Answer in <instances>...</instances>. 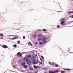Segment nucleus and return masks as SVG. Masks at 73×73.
<instances>
[{
    "mask_svg": "<svg viewBox=\"0 0 73 73\" xmlns=\"http://www.w3.org/2000/svg\"><path fill=\"white\" fill-rule=\"evenodd\" d=\"M42 38H43L42 40V41L43 43L44 44H46V43H47L46 40L48 39V37L45 38V36H43Z\"/></svg>",
    "mask_w": 73,
    "mask_h": 73,
    "instance_id": "nucleus-1",
    "label": "nucleus"
},
{
    "mask_svg": "<svg viewBox=\"0 0 73 73\" xmlns=\"http://www.w3.org/2000/svg\"><path fill=\"white\" fill-rule=\"evenodd\" d=\"M65 21H61V24H62V25H66V23H65Z\"/></svg>",
    "mask_w": 73,
    "mask_h": 73,
    "instance_id": "nucleus-2",
    "label": "nucleus"
},
{
    "mask_svg": "<svg viewBox=\"0 0 73 73\" xmlns=\"http://www.w3.org/2000/svg\"><path fill=\"white\" fill-rule=\"evenodd\" d=\"M24 60L25 61H26V62H30V60H29L28 59V58H24Z\"/></svg>",
    "mask_w": 73,
    "mask_h": 73,
    "instance_id": "nucleus-3",
    "label": "nucleus"
},
{
    "mask_svg": "<svg viewBox=\"0 0 73 73\" xmlns=\"http://www.w3.org/2000/svg\"><path fill=\"white\" fill-rule=\"evenodd\" d=\"M2 46L5 49H7V48H8V46L6 45H3Z\"/></svg>",
    "mask_w": 73,
    "mask_h": 73,
    "instance_id": "nucleus-4",
    "label": "nucleus"
},
{
    "mask_svg": "<svg viewBox=\"0 0 73 73\" xmlns=\"http://www.w3.org/2000/svg\"><path fill=\"white\" fill-rule=\"evenodd\" d=\"M31 60H32L33 61H34V62H33V64H37V61L33 60L32 59H31Z\"/></svg>",
    "mask_w": 73,
    "mask_h": 73,
    "instance_id": "nucleus-5",
    "label": "nucleus"
},
{
    "mask_svg": "<svg viewBox=\"0 0 73 73\" xmlns=\"http://www.w3.org/2000/svg\"><path fill=\"white\" fill-rule=\"evenodd\" d=\"M37 37H41L42 36V34H39L37 35H36Z\"/></svg>",
    "mask_w": 73,
    "mask_h": 73,
    "instance_id": "nucleus-6",
    "label": "nucleus"
},
{
    "mask_svg": "<svg viewBox=\"0 0 73 73\" xmlns=\"http://www.w3.org/2000/svg\"><path fill=\"white\" fill-rule=\"evenodd\" d=\"M59 71L58 70H56L54 71H53L52 72V73H58L59 72Z\"/></svg>",
    "mask_w": 73,
    "mask_h": 73,
    "instance_id": "nucleus-7",
    "label": "nucleus"
},
{
    "mask_svg": "<svg viewBox=\"0 0 73 73\" xmlns=\"http://www.w3.org/2000/svg\"><path fill=\"white\" fill-rule=\"evenodd\" d=\"M37 40L38 41H40L42 40V39H41V38H38Z\"/></svg>",
    "mask_w": 73,
    "mask_h": 73,
    "instance_id": "nucleus-8",
    "label": "nucleus"
},
{
    "mask_svg": "<svg viewBox=\"0 0 73 73\" xmlns=\"http://www.w3.org/2000/svg\"><path fill=\"white\" fill-rule=\"evenodd\" d=\"M21 65L23 66H24L25 65V62H23L21 64Z\"/></svg>",
    "mask_w": 73,
    "mask_h": 73,
    "instance_id": "nucleus-9",
    "label": "nucleus"
},
{
    "mask_svg": "<svg viewBox=\"0 0 73 73\" xmlns=\"http://www.w3.org/2000/svg\"><path fill=\"white\" fill-rule=\"evenodd\" d=\"M72 13H73V11H72V12H71L68 11V12L67 13L68 14V15H69V14H71Z\"/></svg>",
    "mask_w": 73,
    "mask_h": 73,
    "instance_id": "nucleus-10",
    "label": "nucleus"
},
{
    "mask_svg": "<svg viewBox=\"0 0 73 73\" xmlns=\"http://www.w3.org/2000/svg\"><path fill=\"white\" fill-rule=\"evenodd\" d=\"M31 55H29L27 56V57L28 58H31Z\"/></svg>",
    "mask_w": 73,
    "mask_h": 73,
    "instance_id": "nucleus-11",
    "label": "nucleus"
},
{
    "mask_svg": "<svg viewBox=\"0 0 73 73\" xmlns=\"http://www.w3.org/2000/svg\"><path fill=\"white\" fill-rule=\"evenodd\" d=\"M21 56H22V54L21 53L18 55V57H21Z\"/></svg>",
    "mask_w": 73,
    "mask_h": 73,
    "instance_id": "nucleus-12",
    "label": "nucleus"
},
{
    "mask_svg": "<svg viewBox=\"0 0 73 73\" xmlns=\"http://www.w3.org/2000/svg\"><path fill=\"white\" fill-rule=\"evenodd\" d=\"M44 44L43 43V42H39V44H40V45H42V44Z\"/></svg>",
    "mask_w": 73,
    "mask_h": 73,
    "instance_id": "nucleus-13",
    "label": "nucleus"
},
{
    "mask_svg": "<svg viewBox=\"0 0 73 73\" xmlns=\"http://www.w3.org/2000/svg\"><path fill=\"white\" fill-rule=\"evenodd\" d=\"M65 18H62L61 19V21H65Z\"/></svg>",
    "mask_w": 73,
    "mask_h": 73,
    "instance_id": "nucleus-14",
    "label": "nucleus"
},
{
    "mask_svg": "<svg viewBox=\"0 0 73 73\" xmlns=\"http://www.w3.org/2000/svg\"><path fill=\"white\" fill-rule=\"evenodd\" d=\"M36 37H37V36L36 35H34L33 36V37L34 38H36Z\"/></svg>",
    "mask_w": 73,
    "mask_h": 73,
    "instance_id": "nucleus-15",
    "label": "nucleus"
},
{
    "mask_svg": "<svg viewBox=\"0 0 73 73\" xmlns=\"http://www.w3.org/2000/svg\"><path fill=\"white\" fill-rule=\"evenodd\" d=\"M0 36H1V37L3 36V34L0 33Z\"/></svg>",
    "mask_w": 73,
    "mask_h": 73,
    "instance_id": "nucleus-16",
    "label": "nucleus"
},
{
    "mask_svg": "<svg viewBox=\"0 0 73 73\" xmlns=\"http://www.w3.org/2000/svg\"><path fill=\"white\" fill-rule=\"evenodd\" d=\"M13 46L14 48H16L17 46V45H16V44H15Z\"/></svg>",
    "mask_w": 73,
    "mask_h": 73,
    "instance_id": "nucleus-17",
    "label": "nucleus"
},
{
    "mask_svg": "<svg viewBox=\"0 0 73 73\" xmlns=\"http://www.w3.org/2000/svg\"><path fill=\"white\" fill-rule=\"evenodd\" d=\"M34 68H35V69H37V66H35V65H34Z\"/></svg>",
    "mask_w": 73,
    "mask_h": 73,
    "instance_id": "nucleus-18",
    "label": "nucleus"
},
{
    "mask_svg": "<svg viewBox=\"0 0 73 73\" xmlns=\"http://www.w3.org/2000/svg\"><path fill=\"white\" fill-rule=\"evenodd\" d=\"M55 66H56V67H58V66L56 64H55Z\"/></svg>",
    "mask_w": 73,
    "mask_h": 73,
    "instance_id": "nucleus-19",
    "label": "nucleus"
},
{
    "mask_svg": "<svg viewBox=\"0 0 73 73\" xmlns=\"http://www.w3.org/2000/svg\"><path fill=\"white\" fill-rule=\"evenodd\" d=\"M24 67L25 68H27L28 67V66H27V65H26L24 66Z\"/></svg>",
    "mask_w": 73,
    "mask_h": 73,
    "instance_id": "nucleus-20",
    "label": "nucleus"
},
{
    "mask_svg": "<svg viewBox=\"0 0 73 73\" xmlns=\"http://www.w3.org/2000/svg\"><path fill=\"white\" fill-rule=\"evenodd\" d=\"M28 44H30V45L31 46H32V44H31V42L28 43Z\"/></svg>",
    "mask_w": 73,
    "mask_h": 73,
    "instance_id": "nucleus-21",
    "label": "nucleus"
},
{
    "mask_svg": "<svg viewBox=\"0 0 73 73\" xmlns=\"http://www.w3.org/2000/svg\"><path fill=\"white\" fill-rule=\"evenodd\" d=\"M43 31H46V32L47 31V30H46V29H43Z\"/></svg>",
    "mask_w": 73,
    "mask_h": 73,
    "instance_id": "nucleus-22",
    "label": "nucleus"
},
{
    "mask_svg": "<svg viewBox=\"0 0 73 73\" xmlns=\"http://www.w3.org/2000/svg\"><path fill=\"white\" fill-rule=\"evenodd\" d=\"M57 28H59L60 27V25H57Z\"/></svg>",
    "mask_w": 73,
    "mask_h": 73,
    "instance_id": "nucleus-23",
    "label": "nucleus"
},
{
    "mask_svg": "<svg viewBox=\"0 0 73 73\" xmlns=\"http://www.w3.org/2000/svg\"><path fill=\"white\" fill-rule=\"evenodd\" d=\"M23 39H25V36H23Z\"/></svg>",
    "mask_w": 73,
    "mask_h": 73,
    "instance_id": "nucleus-24",
    "label": "nucleus"
},
{
    "mask_svg": "<svg viewBox=\"0 0 73 73\" xmlns=\"http://www.w3.org/2000/svg\"><path fill=\"white\" fill-rule=\"evenodd\" d=\"M38 62H39V64H42V63L41 62H40L39 61H38Z\"/></svg>",
    "mask_w": 73,
    "mask_h": 73,
    "instance_id": "nucleus-25",
    "label": "nucleus"
},
{
    "mask_svg": "<svg viewBox=\"0 0 73 73\" xmlns=\"http://www.w3.org/2000/svg\"><path fill=\"white\" fill-rule=\"evenodd\" d=\"M13 68H14V69H16V66L14 65L13 66Z\"/></svg>",
    "mask_w": 73,
    "mask_h": 73,
    "instance_id": "nucleus-26",
    "label": "nucleus"
},
{
    "mask_svg": "<svg viewBox=\"0 0 73 73\" xmlns=\"http://www.w3.org/2000/svg\"><path fill=\"white\" fill-rule=\"evenodd\" d=\"M16 38H13L11 39V40H15V39H16Z\"/></svg>",
    "mask_w": 73,
    "mask_h": 73,
    "instance_id": "nucleus-27",
    "label": "nucleus"
},
{
    "mask_svg": "<svg viewBox=\"0 0 73 73\" xmlns=\"http://www.w3.org/2000/svg\"><path fill=\"white\" fill-rule=\"evenodd\" d=\"M17 42L18 44H20V41H17Z\"/></svg>",
    "mask_w": 73,
    "mask_h": 73,
    "instance_id": "nucleus-28",
    "label": "nucleus"
},
{
    "mask_svg": "<svg viewBox=\"0 0 73 73\" xmlns=\"http://www.w3.org/2000/svg\"><path fill=\"white\" fill-rule=\"evenodd\" d=\"M49 73H52V71H49Z\"/></svg>",
    "mask_w": 73,
    "mask_h": 73,
    "instance_id": "nucleus-29",
    "label": "nucleus"
},
{
    "mask_svg": "<svg viewBox=\"0 0 73 73\" xmlns=\"http://www.w3.org/2000/svg\"><path fill=\"white\" fill-rule=\"evenodd\" d=\"M38 44V43L37 42H36L35 43V45H37Z\"/></svg>",
    "mask_w": 73,
    "mask_h": 73,
    "instance_id": "nucleus-30",
    "label": "nucleus"
},
{
    "mask_svg": "<svg viewBox=\"0 0 73 73\" xmlns=\"http://www.w3.org/2000/svg\"><path fill=\"white\" fill-rule=\"evenodd\" d=\"M41 62H42V59H40Z\"/></svg>",
    "mask_w": 73,
    "mask_h": 73,
    "instance_id": "nucleus-31",
    "label": "nucleus"
},
{
    "mask_svg": "<svg viewBox=\"0 0 73 73\" xmlns=\"http://www.w3.org/2000/svg\"><path fill=\"white\" fill-rule=\"evenodd\" d=\"M64 72H64V71H61V73H64Z\"/></svg>",
    "mask_w": 73,
    "mask_h": 73,
    "instance_id": "nucleus-32",
    "label": "nucleus"
},
{
    "mask_svg": "<svg viewBox=\"0 0 73 73\" xmlns=\"http://www.w3.org/2000/svg\"><path fill=\"white\" fill-rule=\"evenodd\" d=\"M49 64H50V65H51V63L50 62H49Z\"/></svg>",
    "mask_w": 73,
    "mask_h": 73,
    "instance_id": "nucleus-33",
    "label": "nucleus"
},
{
    "mask_svg": "<svg viewBox=\"0 0 73 73\" xmlns=\"http://www.w3.org/2000/svg\"><path fill=\"white\" fill-rule=\"evenodd\" d=\"M65 70H69V69H65Z\"/></svg>",
    "mask_w": 73,
    "mask_h": 73,
    "instance_id": "nucleus-34",
    "label": "nucleus"
},
{
    "mask_svg": "<svg viewBox=\"0 0 73 73\" xmlns=\"http://www.w3.org/2000/svg\"><path fill=\"white\" fill-rule=\"evenodd\" d=\"M20 52H18L17 53V55H18V54H20Z\"/></svg>",
    "mask_w": 73,
    "mask_h": 73,
    "instance_id": "nucleus-35",
    "label": "nucleus"
},
{
    "mask_svg": "<svg viewBox=\"0 0 73 73\" xmlns=\"http://www.w3.org/2000/svg\"><path fill=\"white\" fill-rule=\"evenodd\" d=\"M41 57H42V58L43 59H44V57H43L42 56H41Z\"/></svg>",
    "mask_w": 73,
    "mask_h": 73,
    "instance_id": "nucleus-36",
    "label": "nucleus"
},
{
    "mask_svg": "<svg viewBox=\"0 0 73 73\" xmlns=\"http://www.w3.org/2000/svg\"><path fill=\"white\" fill-rule=\"evenodd\" d=\"M41 31V30H38L37 31Z\"/></svg>",
    "mask_w": 73,
    "mask_h": 73,
    "instance_id": "nucleus-37",
    "label": "nucleus"
},
{
    "mask_svg": "<svg viewBox=\"0 0 73 73\" xmlns=\"http://www.w3.org/2000/svg\"><path fill=\"white\" fill-rule=\"evenodd\" d=\"M37 68H40V67L38 66H37Z\"/></svg>",
    "mask_w": 73,
    "mask_h": 73,
    "instance_id": "nucleus-38",
    "label": "nucleus"
},
{
    "mask_svg": "<svg viewBox=\"0 0 73 73\" xmlns=\"http://www.w3.org/2000/svg\"><path fill=\"white\" fill-rule=\"evenodd\" d=\"M38 73V71L35 72V73Z\"/></svg>",
    "mask_w": 73,
    "mask_h": 73,
    "instance_id": "nucleus-39",
    "label": "nucleus"
},
{
    "mask_svg": "<svg viewBox=\"0 0 73 73\" xmlns=\"http://www.w3.org/2000/svg\"><path fill=\"white\" fill-rule=\"evenodd\" d=\"M64 56H65V54H64Z\"/></svg>",
    "mask_w": 73,
    "mask_h": 73,
    "instance_id": "nucleus-40",
    "label": "nucleus"
},
{
    "mask_svg": "<svg viewBox=\"0 0 73 73\" xmlns=\"http://www.w3.org/2000/svg\"><path fill=\"white\" fill-rule=\"evenodd\" d=\"M35 56H37V54H36L35 55Z\"/></svg>",
    "mask_w": 73,
    "mask_h": 73,
    "instance_id": "nucleus-41",
    "label": "nucleus"
},
{
    "mask_svg": "<svg viewBox=\"0 0 73 73\" xmlns=\"http://www.w3.org/2000/svg\"><path fill=\"white\" fill-rule=\"evenodd\" d=\"M11 36H14V35H12Z\"/></svg>",
    "mask_w": 73,
    "mask_h": 73,
    "instance_id": "nucleus-42",
    "label": "nucleus"
},
{
    "mask_svg": "<svg viewBox=\"0 0 73 73\" xmlns=\"http://www.w3.org/2000/svg\"><path fill=\"white\" fill-rule=\"evenodd\" d=\"M33 59H35V58H33Z\"/></svg>",
    "mask_w": 73,
    "mask_h": 73,
    "instance_id": "nucleus-43",
    "label": "nucleus"
}]
</instances>
